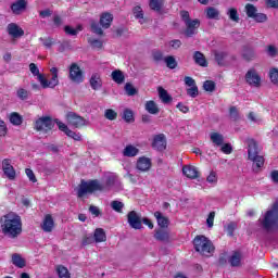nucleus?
<instances>
[{
	"mask_svg": "<svg viewBox=\"0 0 278 278\" xmlns=\"http://www.w3.org/2000/svg\"><path fill=\"white\" fill-rule=\"evenodd\" d=\"M269 79L273 84H275L276 86H278V68L277 67H273L269 71Z\"/></svg>",
	"mask_w": 278,
	"mask_h": 278,
	"instance_id": "864d4df0",
	"label": "nucleus"
},
{
	"mask_svg": "<svg viewBox=\"0 0 278 278\" xmlns=\"http://www.w3.org/2000/svg\"><path fill=\"white\" fill-rule=\"evenodd\" d=\"M220 151L224 152L225 155H231L233 148L231 147V143H225L222 144Z\"/></svg>",
	"mask_w": 278,
	"mask_h": 278,
	"instance_id": "680f3d73",
	"label": "nucleus"
},
{
	"mask_svg": "<svg viewBox=\"0 0 278 278\" xmlns=\"http://www.w3.org/2000/svg\"><path fill=\"white\" fill-rule=\"evenodd\" d=\"M211 141L216 147H223V143L225 142V137L219 132H211Z\"/></svg>",
	"mask_w": 278,
	"mask_h": 278,
	"instance_id": "72a5a7b5",
	"label": "nucleus"
},
{
	"mask_svg": "<svg viewBox=\"0 0 278 278\" xmlns=\"http://www.w3.org/2000/svg\"><path fill=\"white\" fill-rule=\"evenodd\" d=\"M248 18H253L257 14V8L251 3H247L244 7Z\"/></svg>",
	"mask_w": 278,
	"mask_h": 278,
	"instance_id": "58836bf2",
	"label": "nucleus"
},
{
	"mask_svg": "<svg viewBox=\"0 0 278 278\" xmlns=\"http://www.w3.org/2000/svg\"><path fill=\"white\" fill-rule=\"evenodd\" d=\"M66 136L68 138H72L73 140H75L76 142H81V135L79 132L77 134L70 129V131L66 134Z\"/></svg>",
	"mask_w": 278,
	"mask_h": 278,
	"instance_id": "0e129e2a",
	"label": "nucleus"
},
{
	"mask_svg": "<svg viewBox=\"0 0 278 278\" xmlns=\"http://www.w3.org/2000/svg\"><path fill=\"white\" fill-rule=\"evenodd\" d=\"M187 94L191 97V99H197V97H199V87L194 85L193 87L187 89Z\"/></svg>",
	"mask_w": 278,
	"mask_h": 278,
	"instance_id": "13d9d810",
	"label": "nucleus"
},
{
	"mask_svg": "<svg viewBox=\"0 0 278 278\" xmlns=\"http://www.w3.org/2000/svg\"><path fill=\"white\" fill-rule=\"evenodd\" d=\"M54 121L55 118H53L51 115H43L41 117H38L34 122L33 127L35 131H40L41 134H49L55 128Z\"/></svg>",
	"mask_w": 278,
	"mask_h": 278,
	"instance_id": "423d86ee",
	"label": "nucleus"
},
{
	"mask_svg": "<svg viewBox=\"0 0 278 278\" xmlns=\"http://www.w3.org/2000/svg\"><path fill=\"white\" fill-rule=\"evenodd\" d=\"M25 174L28 177L29 181L33 184H36L38 179L36 178V174H34V170L31 168H26Z\"/></svg>",
	"mask_w": 278,
	"mask_h": 278,
	"instance_id": "e2e57ef3",
	"label": "nucleus"
},
{
	"mask_svg": "<svg viewBox=\"0 0 278 278\" xmlns=\"http://www.w3.org/2000/svg\"><path fill=\"white\" fill-rule=\"evenodd\" d=\"M50 73L52 75L50 80L47 79L45 76H39V83L41 85V88H55V86L60 85V79L58 78V67L50 68Z\"/></svg>",
	"mask_w": 278,
	"mask_h": 278,
	"instance_id": "0eeeda50",
	"label": "nucleus"
},
{
	"mask_svg": "<svg viewBox=\"0 0 278 278\" xmlns=\"http://www.w3.org/2000/svg\"><path fill=\"white\" fill-rule=\"evenodd\" d=\"M111 207L114 210V212H117L118 214H123V208L125 207V204L121 201H112L111 202Z\"/></svg>",
	"mask_w": 278,
	"mask_h": 278,
	"instance_id": "37998d69",
	"label": "nucleus"
},
{
	"mask_svg": "<svg viewBox=\"0 0 278 278\" xmlns=\"http://www.w3.org/2000/svg\"><path fill=\"white\" fill-rule=\"evenodd\" d=\"M203 88L206 92H214L216 90V83L213 80H205L203 84Z\"/></svg>",
	"mask_w": 278,
	"mask_h": 278,
	"instance_id": "603ef678",
	"label": "nucleus"
},
{
	"mask_svg": "<svg viewBox=\"0 0 278 278\" xmlns=\"http://www.w3.org/2000/svg\"><path fill=\"white\" fill-rule=\"evenodd\" d=\"M149 5L153 12H157L160 14L162 13V8H164V0H150Z\"/></svg>",
	"mask_w": 278,
	"mask_h": 278,
	"instance_id": "f704fd0d",
	"label": "nucleus"
},
{
	"mask_svg": "<svg viewBox=\"0 0 278 278\" xmlns=\"http://www.w3.org/2000/svg\"><path fill=\"white\" fill-rule=\"evenodd\" d=\"M111 77L115 84H125V74L121 70H115L111 73Z\"/></svg>",
	"mask_w": 278,
	"mask_h": 278,
	"instance_id": "2f4dec72",
	"label": "nucleus"
},
{
	"mask_svg": "<svg viewBox=\"0 0 278 278\" xmlns=\"http://www.w3.org/2000/svg\"><path fill=\"white\" fill-rule=\"evenodd\" d=\"M164 63L166 64L167 68H169L170 71H175V68H177L178 66L177 59H175L174 55L165 56Z\"/></svg>",
	"mask_w": 278,
	"mask_h": 278,
	"instance_id": "c9c22d12",
	"label": "nucleus"
},
{
	"mask_svg": "<svg viewBox=\"0 0 278 278\" xmlns=\"http://www.w3.org/2000/svg\"><path fill=\"white\" fill-rule=\"evenodd\" d=\"M56 271L60 278H71V273H68V269L64 265H59Z\"/></svg>",
	"mask_w": 278,
	"mask_h": 278,
	"instance_id": "79ce46f5",
	"label": "nucleus"
},
{
	"mask_svg": "<svg viewBox=\"0 0 278 278\" xmlns=\"http://www.w3.org/2000/svg\"><path fill=\"white\" fill-rule=\"evenodd\" d=\"M10 123L15 127L23 125V116H21V114H18L17 112H13L10 115Z\"/></svg>",
	"mask_w": 278,
	"mask_h": 278,
	"instance_id": "e433bc0d",
	"label": "nucleus"
},
{
	"mask_svg": "<svg viewBox=\"0 0 278 278\" xmlns=\"http://www.w3.org/2000/svg\"><path fill=\"white\" fill-rule=\"evenodd\" d=\"M104 116L108 121H116V118H118V113L113 109H108L104 112Z\"/></svg>",
	"mask_w": 278,
	"mask_h": 278,
	"instance_id": "09e8293b",
	"label": "nucleus"
},
{
	"mask_svg": "<svg viewBox=\"0 0 278 278\" xmlns=\"http://www.w3.org/2000/svg\"><path fill=\"white\" fill-rule=\"evenodd\" d=\"M229 115L233 121H238L240 118V113L238 112V108L230 106L229 108Z\"/></svg>",
	"mask_w": 278,
	"mask_h": 278,
	"instance_id": "bf43d9fd",
	"label": "nucleus"
},
{
	"mask_svg": "<svg viewBox=\"0 0 278 278\" xmlns=\"http://www.w3.org/2000/svg\"><path fill=\"white\" fill-rule=\"evenodd\" d=\"M64 31H65V34H66L67 36H77V34H78V30H77V29H75V28H73V27H71V26H68V25H66V26L64 27Z\"/></svg>",
	"mask_w": 278,
	"mask_h": 278,
	"instance_id": "338daca9",
	"label": "nucleus"
},
{
	"mask_svg": "<svg viewBox=\"0 0 278 278\" xmlns=\"http://www.w3.org/2000/svg\"><path fill=\"white\" fill-rule=\"evenodd\" d=\"M261 225L265 231H278V202H275L271 210L265 213Z\"/></svg>",
	"mask_w": 278,
	"mask_h": 278,
	"instance_id": "7ed1b4c3",
	"label": "nucleus"
},
{
	"mask_svg": "<svg viewBox=\"0 0 278 278\" xmlns=\"http://www.w3.org/2000/svg\"><path fill=\"white\" fill-rule=\"evenodd\" d=\"M242 253L236 251L233 254L229 257V264L232 267L242 266Z\"/></svg>",
	"mask_w": 278,
	"mask_h": 278,
	"instance_id": "7c9ffc66",
	"label": "nucleus"
},
{
	"mask_svg": "<svg viewBox=\"0 0 278 278\" xmlns=\"http://www.w3.org/2000/svg\"><path fill=\"white\" fill-rule=\"evenodd\" d=\"M29 71L34 77H37L38 81H40V76H45L43 74H40V70L38 68V65L36 63L29 64Z\"/></svg>",
	"mask_w": 278,
	"mask_h": 278,
	"instance_id": "a18cd8bd",
	"label": "nucleus"
},
{
	"mask_svg": "<svg viewBox=\"0 0 278 278\" xmlns=\"http://www.w3.org/2000/svg\"><path fill=\"white\" fill-rule=\"evenodd\" d=\"M54 125H58L59 130L63 131V134L66 136L68 134V131L71 130V128H68V126L66 124H64L62 121H60L59 118H54Z\"/></svg>",
	"mask_w": 278,
	"mask_h": 278,
	"instance_id": "c03bdc74",
	"label": "nucleus"
},
{
	"mask_svg": "<svg viewBox=\"0 0 278 278\" xmlns=\"http://www.w3.org/2000/svg\"><path fill=\"white\" fill-rule=\"evenodd\" d=\"M252 18L255 23H266V21H268V15L265 13H256Z\"/></svg>",
	"mask_w": 278,
	"mask_h": 278,
	"instance_id": "6e6d98bb",
	"label": "nucleus"
},
{
	"mask_svg": "<svg viewBox=\"0 0 278 278\" xmlns=\"http://www.w3.org/2000/svg\"><path fill=\"white\" fill-rule=\"evenodd\" d=\"M237 227H238V224H236L235 222H230L226 226V231H227L228 236H233V231H236Z\"/></svg>",
	"mask_w": 278,
	"mask_h": 278,
	"instance_id": "69168bd1",
	"label": "nucleus"
},
{
	"mask_svg": "<svg viewBox=\"0 0 278 278\" xmlns=\"http://www.w3.org/2000/svg\"><path fill=\"white\" fill-rule=\"evenodd\" d=\"M182 174L188 179H199V169L194 165H185L182 167Z\"/></svg>",
	"mask_w": 278,
	"mask_h": 278,
	"instance_id": "412c9836",
	"label": "nucleus"
},
{
	"mask_svg": "<svg viewBox=\"0 0 278 278\" xmlns=\"http://www.w3.org/2000/svg\"><path fill=\"white\" fill-rule=\"evenodd\" d=\"M154 238L159 242H170V232L166 228H157L154 230Z\"/></svg>",
	"mask_w": 278,
	"mask_h": 278,
	"instance_id": "6ab92c4d",
	"label": "nucleus"
},
{
	"mask_svg": "<svg viewBox=\"0 0 278 278\" xmlns=\"http://www.w3.org/2000/svg\"><path fill=\"white\" fill-rule=\"evenodd\" d=\"M265 52L269 58H277L278 55V49L275 47V45H268L265 48Z\"/></svg>",
	"mask_w": 278,
	"mask_h": 278,
	"instance_id": "de8ad7c7",
	"label": "nucleus"
},
{
	"mask_svg": "<svg viewBox=\"0 0 278 278\" xmlns=\"http://www.w3.org/2000/svg\"><path fill=\"white\" fill-rule=\"evenodd\" d=\"M193 247L197 253H200V255H210V253H214L215 250L212 240H210L207 237L203 235H198L193 239Z\"/></svg>",
	"mask_w": 278,
	"mask_h": 278,
	"instance_id": "39448f33",
	"label": "nucleus"
},
{
	"mask_svg": "<svg viewBox=\"0 0 278 278\" xmlns=\"http://www.w3.org/2000/svg\"><path fill=\"white\" fill-rule=\"evenodd\" d=\"M55 227V222L53 220V216L48 214L45 216L43 222L41 223V229L45 233H51Z\"/></svg>",
	"mask_w": 278,
	"mask_h": 278,
	"instance_id": "a211bd4d",
	"label": "nucleus"
},
{
	"mask_svg": "<svg viewBox=\"0 0 278 278\" xmlns=\"http://www.w3.org/2000/svg\"><path fill=\"white\" fill-rule=\"evenodd\" d=\"M91 31L98 36H103V28H101L97 21H91Z\"/></svg>",
	"mask_w": 278,
	"mask_h": 278,
	"instance_id": "8fccbe9b",
	"label": "nucleus"
},
{
	"mask_svg": "<svg viewBox=\"0 0 278 278\" xmlns=\"http://www.w3.org/2000/svg\"><path fill=\"white\" fill-rule=\"evenodd\" d=\"M185 29V36L187 38H192V36H195V34H199V27H201V21L199 18L191 20L187 22Z\"/></svg>",
	"mask_w": 278,
	"mask_h": 278,
	"instance_id": "9b49d317",
	"label": "nucleus"
},
{
	"mask_svg": "<svg viewBox=\"0 0 278 278\" xmlns=\"http://www.w3.org/2000/svg\"><path fill=\"white\" fill-rule=\"evenodd\" d=\"M241 58L245 62H253V60H256L257 53L255 52V48L251 46H243L242 52H241Z\"/></svg>",
	"mask_w": 278,
	"mask_h": 278,
	"instance_id": "dca6fc26",
	"label": "nucleus"
},
{
	"mask_svg": "<svg viewBox=\"0 0 278 278\" xmlns=\"http://www.w3.org/2000/svg\"><path fill=\"white\" fill-rule=\"evenodd\" d=\"M89 45L93 49H103V41H101L99 39H89Z\"/></svg>",
	"mask_w": 278,
	"mask_h": 278,
	"instance_id": "052dcab7",
	"label": "nucleus"
},
{
	"mask_svg": "<svg viewBox=\"0 0 278 278\" xmlns=\"http://www.w3.org/2000/svg\"><path fill=\"white\" fill-rule=\"evenodd\" d=\"M151 166H153V162L150 157L140 156L137 160L136 168L139 170V173H149V170H151Z\"/></svg>",
	"mask_w": 278,
	"mask_h": 278,
	"instance_id": "2eb2a0df",
	"label": "nucleus"
},
{
	"mask_svg": "<svg viewBox=\"0 0 278 278\" xmlns=\"http://www.w3.org/2000/svg\"><path fill=\"white\" fill-rule=\"evenodd\" d=\"M68 77L74 84H84V71L77 63L71 64Z\"/></svg>",
	"mask_w": 278,
	"mask_h": 278,
	"instance_id": "1a4fd4ad",
	"label": "nucleus"
},
{
	"mask_svg": "<svg viewBox=\"0 0 278 278\" xmlns=\"http://www.w3.org/2000/svg\"><path fill=\"white\" fill-rule=\"evenodd\" d=\"M193 60L194 63L198 64V66H202L203 68H207V59H205V54L201 51H195L193 53Z\"/></svg>",
	"mask_w": 278,
	"mask_h": 278,
	"instance_id": "a878e982",
	"label": "nucleus"
},
{
	"mask_svg": "<svg viewBox=\"0 0 278 278\" xmlns=\"http://www.w3.org/2000/svg\"><path fill=\"white\" fill-rule=\"evenodd\" d=\"M265 4L267 5V8L278 10V0H265Z\"/></svg>",
	"mask_w": 278,
	"mask_h": 278,
	"instance_id": "774afa93",
	"label": "nucleus"
},
{
	"mask_svg": "<svg viewBox=\"0 0 278 278\" xmlns=\"http://www.w3.org/2000/svg\"><path fill=\"white\" fill-rule=\"evenodd\" d=\"M127 220L131 229H142V218H140V215H138V212L136 211L128 212Z\"/></svg>",
	"mask_w": 278,
	"mask_h": 278,
	"instance_id": "4468645a",
	"label": "nucleus"
},
{
	"mask_svg": "<svg viewBox=\"0 0 278 278\" xmlns=\"http://www.w3.org/2000/svg\"><path fill=\"white\" fill-rule=\"evenodd\" d=\"M245 81L249 86H253L254 88H260L262 86V77L257 74L255 68H251L245 74Z\"/></svg>",
	"mask_w": 278,
	"mask_h": 278,
	"instance_id": "9d476101",
	"label": "nucleus"
},
{
	"mask_svg": "<svg viewBox=\"0 0 278 278\" xmlns=\"http://www.w3.org/2000/svg\"><path fill=\"white\" fill-rule=\"evenodd\" d=\"M227 15L230 21H233V23H240V14H238V9L230 8L227 12Z\"/></svg>",
	"mask_w": 278,
	"mask_h": 278,
	"instance_id": "a19ab883",
	"label": "nucleus"
},
{
	"mask_svg": "<svg viewBox=\"0 0 278 278\" xmlns=\"http://www.w3.org/2000/svg\"><path fill=\"white\" fill-rule=\"evenodd\" d=\"M152 59L154 62H162V60H164V52L161 50H153Z\"/></svg>",
	"mask_w": 278,
	"mask_h": 278,
	"instance_id": "5fc2aeb1",
	"label": "nucleus"
},
{
	"mask_svg": "<svg viewBox=\"0 0 278 278\" xmlns=\"http://www.w3.org/2000/svg\"><path fill=\"white\" fill-rule=\"evenodd\" d=\"M8 34L12 38H23L25 36V30L18 26L16 23H11L8 25Z\"/></svg>",
	"mask_w": 278,
	"mask_h": 278,
	"instance_id": "f3484780",
	"label": "nucleus"
},
{
	"mask_svg": "<svg viewBox=\"0 0 278 278\" xmlns=\"http://www.w3.org/2000/svg\"><path fill=\"white\" fill-rule=\"evenodd\" d=\"M27 10V0H17L11 4V11L13 14L18 16L22 12Z\"/></svg>",
	"mask_w": 278,
	"mask_h": 278,
	"instance_id": "aec40b11",
	"label": "nucleus"
},
{
	"mask_svg": "<svg viewBox=\"0 0 278 278\" xmlns=\"http://www.w3.org/2000/svg\"><path fill=\"white\" fill-rule=\"evenodd\" d=\"M166 146L167 142L165 134H159L153 137L151 147L152 149H154V151H159L162 153V151H166Z\"/></svg>",
	"mask_w": 278,
	"mask_h": 278,
	"instance_id": "f8f14e48",
	"label": "nucleus"
},
{
	"mask_svg": "<svg viewBox=\"0 0 278 278\" xmlns=\"http://www.w3.org/2000/svg\"><path fill=\"white\" fill-rule=\"evenodd\" d=\"M220 15V12L217 11L214 7H208L206 9V17L211 20L218 21V16Z\"/></svg>",
	"mask_w": 278,
	"mask_h": 278,
	"instance_id": "ea45409f",
	"label": "nucleus"
},
{
	"mask_svg": "<svg viewBox=\"0 0 278 278\" xmlns=\"http://www.w3.org/2000/svg\"><path fill=\"white\" fill-rule=\"evenodd\" d=\"M12 264L16 266V268H25V266H27V262L18 253L12 255Z\"/></svg>",
	"mask_w": 278,
	"mask_h": 278,
	"instance_id": "c756f323",
	"label": "nucleus"
},
{
	"mask_svg": "<svg viewBox=\"0 0 278 278\" xmlns=\"http://www.w3.org/2000/svg\"><path fill=\"white\" fill-rule=\"evenodd\" d=\"M212 53L217 66H225V60H227L229 53L223 50H212Z\"/></svg>",
	"mask_w": 278,
	"mask_h": 278,
	"instance_id": "4be33fe9",
	"label": "nucleus"
},
{
	"mask_svg": "<svg viewBox=\"0 0 278 278\" xmlns=\"http://www.w3.org/2000/svg\"><path fill=\"white\" fill-rule=\"evenodd\" d=\"M132 14L135 18H144V11H142V7L137 5L132 9Z\"/></svg>",
	"mask_w": 278,
	"mask_h": 278,
	"instance_id": "4d7b16f0",
	"label": "nucleus"
},
{
	"mask_svg": "<svg viewBox=\"0 0 278 278\" xmlns=\"http://www.w3.org/2000/svg\"><path fill=\"white\" fill-rule=\"evenodd\" d=\"M105 187L101 185L99 179H91V180H81L80 185L78 186L77 197L78 199H83L86 194H92L93 192H103Z\"/></svg>",
	"mask_w": 278,
	"mask_h": 278,
	"instance_id": "20e7f679",
	"label": "nucleus"
},
{
	"mask_svg": "<svg viewBox=\"0 0 278 278\" xmlns=\"http://www.w3.org/2000/svg\"><path fill=\"white\" fill-rule=\"evenodd\" d=\"M125 90L128 97H135V94H138V89H136V87H134V85H131L130 83H127L125 85Z\"/></svg>",
	"mask_w": 278,
	"mask_h": 278,
	"instance_id": "3c124183",
	"label": "nucleus"
},
{
	"mask_svg": "<svg viewBox=\"0 0 278 278\" xmlns=\"http://www.w3.org/2000/svg\"><path fill=\"white\" fill-rule=\"evenodd\" d=\"M144 110L148 112V114H152L153 116H156V114H160V106H157V103L153 100H149L144 104Z\"/></svg>",
	"mask_w": 278,
	"mask_h": 278,
	"instance_id": "bb28decb",
	"label": "nucleus"
},
{
	"mask_svg": "<svg viewBox=\"0 0 278 278\" xmlns=\"http://www.w3.org/2000/svg\"><path fill=\"white\" fill-rule=\"evenodd\" d=\"M140 153V149L134 144H127L123 150L124 157H136Z\"/></svg>",
	"mask_w": 278,
	"mask_h": 278,
	"instance_id": "cd10ccee",
	"label": "nucleus"
},
{
	"mask_svg": "<svg viewBox=\"0 0 278 278\" xmlns=\"http://www.w3.org/2000/svg\"><path fill=\"white\" fill-rule=\"evenodd\" d=\"M0 227L3 236L16 240L23 233V219L18 214L10 212L0 218Z\"/></svg>",
	"mask_w": 278,
	"mask_h": 278,
	"instance_id": "f257e3e1",
	"label": "nucleus"
},
{
	"mask_svg": "<svg viewBox=\"0 0 278 278\" xmlns=\"http://www.w3.org/2000/svg\"><path fill=\"white\" fill-rule=\"evenodd\" d=\"M159 92V98L161 99L162 103H172L173 102V97L168 94V91L164 89L163 87L157 88Z\"/></svg>",
	"mask_w": 278,
	"mask_h": 278,
	"instance_id": "c85d7f7f",
	"label": "nucleus"
},
{
	"mask_svg": "<svg viewBox=\"0 0 278 278\" xmlns=\"http://www.w3.org/2000/svg\"><path fill=\"white\" fill-rule=\"evenodd\" d=\"M16 96L21 101H27L29 99V91L25 88H20L16 91Z\"/></svg>",
	"mask_w": 278,
	"mask_h": 278,
	"instance_id": "49530a36",
	"label": "nucleus"
},
{
	"mask_svg": "<svg viewBox=\"0 0 278 278\" xmlns=\"http://www.w3.org/2000/svg\"><path fill=\"white\" fill-rule=\"evenodd\" d=\"M112 21H114V15L111 13H102L100 15V25L102 29H110V27H112Z\"/></svg>",
	"mask_w": 278,
	"mask_h": 278,
	"instance_id": "393cba45",
	"label": "nucleus"
},
{
	"mask_svg": "<svg viewBox=\"0 0 278 278\" xmlns=\"http://www.w3.org/2000/svg\"><path fill=\"white\" fill-rule=\"evenodd\" d=\"M65 119L72 127L76 129H81V127H86V118L81 117V115L75 112H67L65 115Z\"/></svg>",
	"mask_w": 278,
	"mask_h": 278,
	"instance_id": "6e6552de",
	"label": "nucleus"
},
{
	"mask_svg": "<svg viewBox=\"0 0 278 278\" xmlns=\"http://www.w3.org/2000/svg\"><path fill=\"white\" fill-rule=\"evenodd\" d=\"M93 240L94 242H105V240H108L105 230H103V228H97L93 232Z\"/></svg>",
	"mask_w": 278,
	"mask_h": 278,
	"instance_id": "473e14b6",
	"label": "nucleus"
},
{
	"mask_svg": "<svg viewBox=\"0 0 278 278\" xmlns=\"http://www.w3.org/2000/svg\"><path fill=\"white\" fill-rule=\"evenodd\" d=\"M154 217L156 218L160 229H168V225L170 224L168 217L164 216L160 211L154 212Z\"/></svg>",
	"mask_w": 278,
	"mask_h": 278,
	"instance_id": "5701e85b",
	"label": "nucleus"
},
{
	"mask_svg": "<svg viewBox=\"0 0 278 278\" xmlns=\"http://www.w3.org/2000/svg\"><path fill=\"white\" fill-rule=\"evenodd\" d=\"M2 170L10 181H14V179H16V169L12 166V161L10 159H4L2 161Z\"/></svg>",
	"mask_w": 278,
	"mask_h": 278,
	"instance_id": "ddd939ff",
	"label": "nucleus"
},
{
	"mask_svg": "<svg viewBox=\"0 0 278 278\" xmlns=\"http://www.w3.org/2000/svg\"><path fill=\"white\" fill-rule=\"evenodd\" d=\"M89 84L93 90H101V88H103V80L101 79V74H92L89 79Z\"/></svg>",
	"mask_w": 278,
	"mask_h": 278,
	"instance_id": "b1692460",
	"label": "nucleus"
},
{
	"mask_svg": "<svg viewBox=\"0 0 278 278\" xmlns=\"http://www.w3.org/2000/svg\"><path fill=\"white\" fill-rule=\"evenodd\" d=\"M123 121L125 123H136V117L134 116V111L130 109H125L122 115Z\"/></svg>",
	"mask_w": 278,
	"mask_h": 278,
	"instance_id": "4c0bfd02",
	"label": "nucleus"
},
{
	"mask_svg": "<svg viewBox=\"0 0 278 278\" xmlns=\"http://www.w3.org/2000/svg\"><path fill=\"white\" fill-rule=\"evenodd\" d=\"M247 144L248 160L253 163V172L260 173L266 162L264 155H260V153H262V147H260V143H257L255 139H248Z\"/></svg>",
	"mask_w": 278,
	"mask_h": 278,
	"instance_id": "f03ea898",
	"label": "nucleus"
}]
</instances>
